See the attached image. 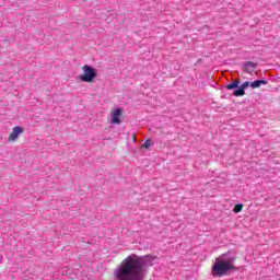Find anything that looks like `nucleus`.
Returning a JSON list of instances; mask_svg holds the SVG:
<instances>
[{"instance_id": "nucleus-11", "label": "nucleus", "mask_w": 280, "mask_h": 280, "mask_svg": "<svg viewBox=\"0 0 280 280\" xmlns=\"http://www.w3.org/2000/svg\"><path fill=\"white\" fill-rule=\"evenodd\" d=\"M152 147V141L151 140H147L143 144L142 148H145L148 150V148Z\"/></svg>"}, {"instance_id": "nucleus-2", "label": "nucleus", "mask_w": 280, "mask_h": 280, "mask_svg": "<svg viewBox=\"0 0 280 280\" xmlns=\"http://www.w3.org/2000/svg\"><path fill=\"white\" fill-rule=\"evenodd\" d=\"M237 255L229 250L224 254L219 255L214 259V264L211 267V275L214 278L228 277L231 272H237L240 267L235 266Z\"/></svg>"}, {"instance_id": "nucleus-8", "label": "nucleus", "mask_w": 280, "mask_h": 280, "mask_svg": "<svg viewBox=\"0 0 280 280\" xmlns=\"http://www.w3.org/2000/svg\"><path fill=\"white\" fill-rule=\"evenodd\" d=\"M121 108H116L112 114V124H121Z\"/></svg>"}, {"instance_id": "nucleus-10", "label": "nucleus", "mask_w": 280, "mask_h": 280, "mask_svg": "<svg viewBox=\"0 0 280 280\" xmlns=\"http://www.w3.org/2000/svg\"><path fill=\"white\" fill-rule=\"evenodd\" d=\"M242 209H244V205L238 203L234 207L233 211H234V213H240L242 211Z\"/></svg>"}, {"instance_id": "nucleus-7", "label": "nucleus", "mask_w": 280, "mask_h": 280, "mask_svg": "<svg viewBox=\"0 0 280 280\" xmlns=\"http://www.w3.org/2000/svg\"><path fill=\"white\" fill-rule=\"evenodd\" d=\"M244 69V73H253V71H255V69L257 68V63L253 62V61H246L243 65Z\"/></svg>"}, {"instance_id": "nucleus-4", "label": "nucleus", "mask_w": 280, "mask_h": 280, "mask_svg": "<svg viewBox=\"0 0 280 280\" xmlns=\"http://www.w3.org/2000/svg\"><path fill=\"white\" fill-rule=\"evenodd\" d=\"M83 74H81L79 78L81 82H93L94 78H97V69L85 65L82 67Z\"/></svg>"}, {"instance_id": "nucleus-6", "label": "nucleus", "mask_w": 280, "mask_h": 280, "mask_svg": "<svg viewBox=\"0 0 280 280\" xmlns=\"http://www.w3.org/2000/svg\"><path fill=\"white\" fill-rule=\"evenodd\" d=\"M23 132H25V129H23V127L21 126H16L12 129L10 136H9V141H16L19 139V137H21V135H23Z\"/></svg>"}, {"instance_id": "nucleus-3", "label": "nucleus", "mask_w": 280, "mask_h": 280, "mask_svg": "<svg viewBox=\"0 0 280 280\" xmlns=\"http://www.w3.org/2000/svg\"><path fill=\"white\" fill-rule=\"evenodd\" d=\"M240 79L233 81L232 83L226 85L228 91H233V95L234 97H242L244 95H246V89H248V86H250V82L249 81H245L243 84H241Z\"/></svg>"}, {"instance_id": "nucleus-1", "label": "nucleus", "mask_w": 280, "mask_h": 280, "mask_svg": "<svg viewBox=\"0 0 280 280\" xmlns=\"http://www.w3.org/2000/svg\"><path fill=\"white\" fill-rule=\"evenodd\" d=\"M114 280H141V257L130 255L114 269Z\"/></svg>"}, {"instance_id": "nucleus-9", "label": "nucleus", "mask_w": 280, "mask_h": 280, "mask_svg": "<svg viewBox=\"0 0 280 280\" xmlns=\"http://www.w3.org/2000/svg\"><path fill=\"white\" fill-rule=\"evenodd\" d=\"M266 84H268V81H266V80H256V81H253L250 83V88L252 89H259V86L266 85Z\"/></svg>"}, {"instance_id": "nucleus-5", "label": "nucleus", "mask_w": 280, "mask_h": 280, "mask_svg": "<svg viewBox=\"0 0 280 280\" xmlns=\"http://www.w3.org/2000/svg\"><path fill=\"white\" fill-rule=\"evenodd\" d=\"M154 261H156V257L152 255H145L141 257V271L145 272V268L149 266H154Z\"/></svg>"}]
</instances>
